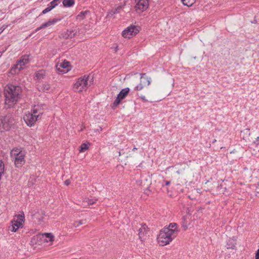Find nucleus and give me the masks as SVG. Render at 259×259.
I'll return each mask as SVG.
<instances>
[{
    "label": "nucleus",
    "mask_w": 259,
    "mask_h": 259,
    "mask_svg": "<svg viewBox=\"0 0 259 259\" xmlns=\"http://www.w3.org/2000/svg\"><path fill=\"white\" fill-rule=\"evenodd\" d=\"M22 88L20 85L8 84L5 89V104L10 108L16 104L22 96Z\"/></svg>",
    "instance_id": "nucleus-1"
},
{
    "label": "nucleus",
    "mask_w": 259,
    "mask_h": 259,
    "mask_svg": "<svg viewBox=\"0 0 259 259\" xmlns=\"http://www.w3.org/2000/svg\"><path fill=\"white\" fill-rule=\"evenodd\" d=\"M178 232L177 224L170 223L168 227L160 230L157 237L158 243L161 246L168 244L177 236Z\"/></svg>",
    "instance_id": "nucleus-2"
},
{
    "label": "nucleus",
    "mask_w": 259,
    "mask_h": 259,
    "mask_svg": "<svg viewBox=\"0 0 259 259\" xmlns=\"http://www.w3.org/2000/svg\"><path fill=\"white\" fill-rule=\"evenodd\" d=\"M42 114L40 106H34L31 110V112L26 114L24 116L23 119L26 124L28 126L31 127L41 118Z\"/></svg>",
    "instance_id": "nucleus-3"
},
{
    "label": "nucleus",
    "mask_w": 259,
    "mask_h": 259,
    "mask_svg": "<svg viewBox=\"0 0 259 259\" xmlns=\"http://www.w3.org/2000/svg\"><path fill=\"white\" fill-rule=\"evenodd\" d=\"M93 82V77H90L89 75H84L83 77H79L74 84V90L75 92H82L85 91L88 87L89 83L92 84Z\"/></svg>",
    "instance_id": "nucleus-4"
},
{
    "label": "nucleus",
    "mask_w": 259,
    "mask_h": 259,
    "mask_svg": "<svg viewBox=\"0 0 259 259\" xmlns=\"http://www.w3.org/2000/svg\"><path fill=\"white\" fill-rule=\"evenodd\" d=\"M25 151L22 148H16L11 151V156L14 159L16 167H21L25 163Z\"/></svg>",
    "instance_id": "nucleus-5"
},
{
    "label": "nucleus",
    "mask_w": 259,
    "mask_h": 259,
    "mask_svg": "<svg viewBox=\"0 0 259 259\" xmlns=\"http://www.w3.org/2000/svg\"><path fill=\"white\" fill-rule=\"evenodd\" d=\"M13 120L10 115L2 117L0 118V132L9 130L13 124Z\"/></svg>",
    "instance_id": "nucleus-6"
},
{
    "label": "nucleus",
    "mask_w": 259,
    "mask_h": 259,
    "mask_svg": "<svg viewBox=\"0 0 259 259\" xmlns=\"http://www.w3.org/2000/svg\"><path fill=\"white\" fill-rule=\"evenodd\" d=\"M29 59V56H23L12 67V71H14L15 73H16V70H18V72H19L21 69H23L26 64L28 63Z\"/></svg>",
    "instance_id": "nucleus-7"
},
{
    "label": "nucleus",
    "mask_w": 259,
    "mask_h": 259,
    "mask_svg": "<svg viewBox=\"0 0 259 259\" xmlns=\"http://www.w3.org/2000/svg\"><path fill=\"white\" fill-rule=\"evenodd\" d=\"M135 11L137 13H141L146 10L149 7V0H136Z\"/></svg>",
    "instance_id": "nucleus-8"
},
{
    "label": "nucleus",
    "mask_w": 259,
    "mask_h": 259,
    "mask_svg": "<svg viewBox=\"0 0 259 259\" xmlns=\"http://www.w3.org/2000/svg\"><path fill=\"white\" fill-rule=\"evenodd\" d=\"M139 30L136 26H131L126 28L122 32V35L124 37L130 38L132 36L136 35Z\"/></svg>",
    "instance_id": "nucleus-9"
},
{
    "label": "nucleus",
    "mask_w": 259,
    "mask_h": 259,
    "mask_svg": "<svg viewBox=\"0 0 259 259\" xmlns=\"http://www.w3.org/2000/svg\"><path fill=\"white\" fill-rule=\"evenodd\" d=\"M129 92L130 89L128 88H126L121 90L118 94L116 99L113 102V106L114 107H117L120 104L121 101L127 96Z\"/></svg>",
    "instance_id": "nucleus-10"
},
{
    "label": "nucleus",
    "mask_w": 259,
    "mask_h": 259,
    "mask_svg": "<svg viewBox=\"0 0 259 259\" xmlns=\"http://www.w3.org/2000/svg\"><path fill=\"white\" fill-rule=\"evenodd\" d=\"M148 232V227L145 224H141V227L138 230V235L141 241L145 239Z\"/></svg>",
    "instance_id": "nucleus-11"
},
{
    "label": "nucleus",
    "mask_w": 259,
    "mask_h": 259,
    "mask_svg": "<svg viewBox=\"0 0 259 259\" xmlns=\"http://www.w3.org/2000/svg\"><path fill=\"white\" fill-rule=\"evenodd\" d=\"M227 181H223L219 186L218 189L219 191L225 195H229L231 192L230 187H228Z\"/></svg>",
    "instance_id": "nucleus-12"
},
{
    "label": "nucleus",
    "mask_w": 259,
    "mask_h": 259,
    "mask_svg": "<svg viewBox=\"0 0 259 259\" xmlns=\"http://www.w3.org/2000/svg\"><path fill=\"white\" fill-rule=\"evenodd\" d=\"M57 68L59 72L61 73H65L70 70L69 62L64 61L60 64L59 67H58V65H57Z\"/></svg>",
    "instance_id": "nucleus-13"
},
{
    "label": "nucleus",
    "mask_w": 259,
    "mask_h": 259,
    "mask_svg": "<svg viewBox=\"0 0 259 259\" xmlns=\"http://www.w3.org/2000/svg\"><path fill=\"white\" fill-rule=\"evenodd\" d=\"M77 33L76 30H67L61 34L63 38L65 39L72 38L75 36Z\"/></svg>",
    "instance_id": "nucleus-14"
},
{
    "label": "nucleus",
    "mask_w": 259,
    "mask_h": 259,
    "mask_svg": "<svg viewBox=\"0 0 259 259\" xmlns=\"http://www.w3.org/2000/svg\"><path fill=\"white\" fill-rule=\"evenodd\" d=\"M45 212L43 210H38L37 212L33 214L34 219L37 220L38 222L41 223L44 221Z\"/></svg>",
    "instance_id": "nucleus-15"
},
{
    "label": "nucleus",
    "mask_w": 259,
    "mask_h": 259,
    "mask_svg": "<svg viewBox=\"0 0 259 259\" xmlns=\"http://www.w3.org/2000/svg\"><path fill=\"white\" fill-rule=\"evenodd\" d=\"M141 82L144 85H149L151 82V78L146 75V73L141 74Z\"/></svg>",
    "instance_id": "nucleus-16"
},
{
    "label": "nucleus",
    "mask_w": 259,
    "mask_h": 259,
    "mask_svg": "<svg viewBox=\"0 0 259 259\" xmlns=\"http://www.w3.org/2000/svg\"><path fill=\"white\" fill-rule=\"evenodd\" d=\"M74 0H63V5L65 7H71L74 5Z\"/></svg>",
    "instance_id": "nucleus-17"
},
{
    "label": "nucleus",
    "mask_w": 259,
    "mask_h": 259,
    "mask_svg": "<svg viewBox=\"0 0 259 259\" xmlns=\"http://www.w3.org/2000/svg\"><path fill=\"white\" fill-rule=\"evenodd\" d=\"M46 76V72L44 70H40L36 73L35 76L38 79H41Z\"/></svg>",
    "instance_id": "nucleus-18"
},
{
    "label": "nucleus",
    "mask_w": 259,
    "mask_h": 259,
    "mask_svg": "<svg viewBox=\"0 0 259 259\" xmlns=\"http://www.w3.org/2000/svg\"><path fill=\"white\" fill-rule=\"evenodd\" d=\"M61 20V18H54L52 20H49L46 23L47 24L48 26L49 27L56 24L58 22L60 21Z\"/></svg>",
    "instance_id": "nucleus-19"
},
{
    "label": "nucleus",
    "mask_w": 259,
    "mask_h": 259,
    "mask_svg": "<svg viewBox=\"0 0 259 259\" xmlns=\"http://www.w3.org/2000/svg\"><path fill=\"white\" fill-rule=\"evenodd\" d=\"M50 89V85L49 84H43L41 87H40V91H41L44 92L48 93Z\"/></svg>",
    "instance_id": "nucleus-20"
},
{
    "label": "nucleus",
    "mask_w": 259,
    "mask_h": 259,
    "mask_svg": "<svg viewBox=\"0 0 259 259\" xmlns=\"http://www.w3.org/2000/svg\"><path fill=\"white\" fill-rule=\"evenodd\" d=\"M181 1L184 5L190 7L194 3L195 0H181Z\"/></svg>",
    "instance_id": "nucleus-21"
},
{
    "label": "nucleus",
    "mask_w": 259,
    "mask_h": 259,
    "mask_svg": "<svg viewBox=\"0 0 259 259\" xmlns=\"http://www.w3.org/2000/svg\"><path fill=\"white\" fill-rule=\"evenodd\" d=\"M5 171V165L2 160H0V180L2 179V176L4 174Z\"/></svg>",
    "instance_id": "nucleus-22"
},
{
    "label": "nucleus",
    "mask_w": 259,
    "mask_h": 259,
    "mask_svg": "<svg viewBox=\"0 0 259 259\" xmlns=\"http://www.w3.org/2000/svg\"><path fill=\"white\" fill-rule=\"evenodd\" d=\"M24 214L23 212H22L21 214H19L18 215H17L16 221H19V222L23 224L24 222Z\"/></svg>",
    "instance_id": "nucleus-23"
},
{
    "label": "nucleus",
    "mask_w": 259,
    "mask_h": 259,
    "mask_svg": "<svg viewBox=\"0 0 259 259\" xmlns=\"http://www.w3.org/2000/svg\"><path fill=\"white\" fill-rule=\"evenodd\" d=\"M60 0H53L49 4L48 6L50 7L52 9H53L58 5V2Z\"/></svg>",
    "instance_id": "nucleus-24"
},
{
    "label": "nucleus",
    "mask_w": 259,
    "mask_h": 259,
    "mask_svg": "<svg viewBox=\"0 0 259 259\" xmlns=\"http://www.w3.org/2000/svg\"><path fill=\"white\" fill-rule=\"evenodd\" d=\"M89 146L87 144L83 143L81 145L80 147V152H84L87 149H88Z\"/></svg>",
    "instance_id": "nucleus-25"
},
{
    "label": "nucleus",
    "mask_w": 259,
    "mask_h": 259,
    "mask_svg": "<svg viewBox=\"0 0 259 259\" xmlns=\"http://www.w3.org/2000/svg\"><path fill=\"white\" fill-rule=\"evenodd\" d=\"M88 13V11H82L77 16L78 19L82 20L84 18L85 15Z\"/></svg>",
    "instance_id": "nucleus-26"
},
{
    "label": "nucleus",
    "mask_w": 259,
    "mask_h": 259,
    "mask_svg": "<svg viewBox=\"0 0 259 259\" xmlns=\"http://www.w3.org/2000/svg\"><path fill=\"white\" fill-rule=\"evenodd\" d=\"M12 223L13 225L17 227V228H19L20 227H21L23 226V224L16 220H14L12 222Z\"/></svg>",
    "instance_id": "nucleus-27"
},
{
    "label": "nucleus",
    "mask_w": 259,
    "mask_h": 259,
    "mask_svg": "<svg viewBox=\"0 0 259 259\" xmlns=\"http://www.w3.org/2000/svg\"><path fill=\"white\" fill-rule=\"evenodd\" d=\"M84 220H80L79 221H76L73 223V226L74 227H78L81 225L84 224Z\"/></svg>",
    "instance_id": "nucleus-28"
},
{
    "label": "nucleus",
    "mask_w": 259,
    "mask_h": 259,
    "mask_svg": "<svg viewBox=\"0 0 259 259\" xmlns=\"http://www.w3.org/2000/svg\"><path fill=\"white\" fill-rule=\"evenodd\" d=\"M45 235L46 238L49 240V241H52L53 240L54 236L52 233H45Z\"/></svg>",
    "instance_id": "nucleus-29"
},
{
    "label": "nucleus",
    "mask_w": 259,
    "mask_h": 259,
    "mask_svg": "<svg viewBox=\"0 0 259 259\" xmlns=\"http://www.w3.org/2000/svg\"><path fill=\"white\" fill-rule=\"evenodd\" d=\"M122 8V7L121 6H119L115 9H113L112 10L113 11V12H112V13H114L115 14L119 13Z\"/></svg>",
    "instance_id": "nucleus-30"
},
{
    "label": "nucleus",
    "mask_w": 259,
    "mask_h": 259,
    "mask_svg": "<svg viewBox=\"0 0 259 259\" xmlns=\"http://www.w3.org/2000/svg\"><path fill=\"white\" fill-rule=\"evenodd\" d=\"M144 85V84L141 82L140 83H139L135 88V89L137 91H141L143 89Z\"/></svg>",
    "instance_id": "nucleus-31"
},
{
    "label": "nucleus",
    "mask_w": 259,
    "mask_h": 259,
    "mask_svg": "<svg viewBox=\"0 0 259 259\" xmlns=\"http://www.w3.org/2000/svg\"><path fill=\"white\" fill-rule=\"evenodd\" d=\"M52 10V9L51 8V7L48 6V7L42 11L41 14H45L51 11Z\"/></svg>",
    "instance_id": "nucleus-32"
},
{
    "label": "nucleus",
    "mask_w": 259,
    "mask_h": 259,
    "mask_svg": "<svg viewBox=\"0 0 259 259\" xmlns=\"http://www.w3.org/2000/svg\"><path fill=\"white\" fill-rule=\"evenodd\" d=\"M18 229L17 227L12 224L10 230L13 232H16Z\"/></svg>",
    "instance_id": "nucleus-33"
},
{
    "label": "nucleus",
    "mask_w": 259,
    "mask_h": 259,
    "mask_svg": "<svg viewBox=\"0 0 259 259\" xmlns=\"http://www.w3.org/2000/svg\"><path fill=\"white\" fill-rule=\"evenodd\" d=\"M112 12H113V11L112 10V9L107 14V17H112L114 14H115L114 13H112Z\"/></svg>",
    "instance_id": "nucleus-34"
},
{
    "label": "nucleus",
    "mask_w": 259,
    "mask_h": 259,
    "mask_svg": "<svg viewBox=\"0 0 259 259\" xmlns=\"http://www.w3.org/2000/svg\"><path fill=\"white\" fill-rule=\"evenodd\" d=\"M7 27V25H3L1 27V28H0V34L2 33Z\"/></svg>",
    "instance_id": "nucleus-35"
},
{
    "label": "nucleus",
    "mask_w": 259,
    "mask_h": 259,
    "mask_svg": "<svg viewBox=\"0 0 259 259\" xmlns=\"http://www.w3.org/2000/svg\"><path fill=\"white\" fill-rule=\"evenodd\" d=\"M96 201H97V199H89L88 201V203L90 204H93L95 203Z\"/></svg>",
    "instance_id": "nucleus-36"
},
{
    "label": "nucleus",
    "mask_w": 259,
    "mask_h": 259,
    "mask_svg": "<svg viewBox=\"0 0 259 259\" xmlns=\"http://www.w3.org/2000/svg\"><path fill=\"white\" fill-rule=\"evenodd\" d=\"M164 184H162V186L163 187L165 186H168L170 184L171 182L170 181H164Z\"/></svg>",
    "instance_id": "nucleus-37"
},
{
    "label": "nucleus",
    "mask_w": 259,
    "mask_h": 259,
    "mask_svg": "<svg viewBox=\"0 0 259 259\" xmlns=\"http://www.w3.org/2000/svg\"><path fill=\"white\" fill-rule=\"evenodd\" d=\"M253 144H255L256 145H258L259 144V137H257L255 140L253 142Z\"/></svg>",
    "instance_id": "nucleus-38"
},
{
    "label": "nucleus",
    "mask_w": 259,
    "mask_h": 259,
    "mask_svg": "<svg viewBox=\"0 0 259 259\" xmlns=\"http://www.w3.org/2000/svg\"><path fill=\"white\" fill-rule=\"evenodd\" d=\"M48 27L46 22L42 23L40 26V28H45Z\"/></svg>",
    "instance_id": "nucleus-39"
},
{
    "label": "nucleus",
    "mask_w": 259,
    "mask_h": 259,
    "mask_svg": "<svg viewBox=\"0 0 259 259\" xmlns=\"http://www.w3.org/2000/svg\"><path fill=\"white\" fill-rule=\"evenodd\" d=\"M70 180L69 179H68L64 182V184L66 186H68L69 185H70Z\"/></svg>",
    "instance_id": "nucleus-40"
},
{
    "label": "nucleus",
    "mask_w": 259,
    "mask_h": 259,
    "mask_svg": "<svg viewBox=\"0 0 259 259\" xmlns=\"http://www.w3.org/2000/svg\"><path fill=\"white\" fill-rule=\"evenodd\" d=\"M255 259H259V248L255 253Z\"/></svg>",
    "instance_id": "nucleus-41"
},
{
    "label": "nucleus",
    "mask_w": 259,
    "mask_h": 259,
    "mask_svg": "<svg viewBox=\"0 0 259 259\" xmlns=\"http://www.w3.org/2000/svg\"><path fill=\"white\" fill-rule=\"evenodd\" d=\"M141 99H142L143 101H146V98L145 96H141Z\"/></svg>",
    "instance_id": "nucleus-42"
},
{
    "label": "nucleus",
    "mask_w": 259,
    "mask_h": 259,
    "mask_svg": "<svg viewBox=\"0 0 259 259\" xmlns=\"http://www.w3.org/2000/svg\"><path fill=\"white\" fill-rule=\"evenodd\" d=\"M42 28H40V26L39 27H37L36 29H35V32H37L39 30H40V29H41Z\"/></svg>",
    "instance_id": "nucleus-43"
},
{
    "label": "nucleus",
    "mask_w": 259,
    "mask_h": 259,
    "mask_svg": "<svg viewBox=\"0 0 259 259\" xmlns=\"http://www.w3.org/2000/svg\"><path fill=\"white\" fill-rule=\"evenodd\" d=\"M117 50H118V46H116L114 48V51H115V52H117Z\"/></svg>",
    "instance_id": "nucleus-44"
},
{
    "label": "nucleus",
    "mask_w": 259,
    "mask_h": 259,
    "mask_svg": "<svg viewBox=\"0 0 259 259\" xmlns=\"http://www.w3.org/2000/svg\"><path fill=\"white\" fill-rule=\"evenodd\" d=\"M7 48L6 47L5 49L4 50L2 51L1 52H3V54L7 50Z\"/></svg>",
    "instance_id": "nucleus-45"
},
{
    "label": "nucleus",
    "mask_w": 259,
    "mask_h": 259,
    "mask_svg": "<svg viewBox=\"0 0 259 259\" xmlns=\"http://www.w3.org/2000/svg\"><path fill=\"white\" fill-rule=\"evenodd\" d=\"M137 150V148H134L132 149V151H136Z\"/></svg>",
    "instance_id": "nucleus-46"
},
{
    "label": "nucleus",
    "mask_w": 259,
    "mask_h": 259,
    "mask_svg": "<svg viewBox=\"0 0 259 259\" xmlns=\"http://www.w3.org/2000/svg\"><path fill=\"white\" fill-rule=\"evenodd\" d=\"M2 55H3V52L0 51V57L2 56Z\"/></svg>",
    "instance_id": "nucleus-47"
},
{
    "label": "nucleus",
    "mask_w": 259,
    "mask_h": 259,
    "mask_svg": "<svg viewBox=\"0 0 259 259\" xmlns=\"http://www.w3.org/2000/svg\"><path fill=\"white\" fill-rule=\"evenodd\" d=\"M245 131H246L247 133L249 132V130L248 129H246Z\"/></svg>",
    "instance_id": "nucleus-48"
},
{
    "label": "nucleus",
    "mask_w": 259,
    "mask_h": 259,
    "mask_svg": "<svg viewBox=\"0 0 259 259\" xmlns=\"http://www.w3.org/2000/svg\"><path fill=\"white\" fill-rule=\"evenodd\" d=\"M118 153H119V155L120 156L121 155V152L119 151Z\"/></svg>",
    "instance_id": "nucleus-49"
},
{
    "label": "nucleus",
    "mask_w": 259,
    "mask_h": 259,
    "mask_svg": "<svg viewBox=\"0 0 259 259\" xmlns=\"http://www.w3.org/2000/svg\"><path fill=\"white\" fill-rule=\"evenodd\" d=\"M230 248V247H227V248ZM231 248H234L233 247H231Z\"/></svg>",
    "instance_id": "nucleus-50"
},
{
    "label": "nucleus",
    "mask_w": 259,
    "mask_h": 259,
    "mask_svg": "<svg viewBox=\"0 0 259 259\" xmlns=\"http://www.w3.org/2000/svg\"><path fill=\"white\" fill-rule=\"evenodd\" d=\"M215 141H216V140H213V143H214Z\"/></svg>",
    "instance_id": "nucleus-51"
},
{
    "label": "nucleus",
    "mask_w": 259,
    "mask_h": 259,
    "mask_svg": "<svg viewBox=\"0 0 259 259\" xmlns=\"http://www.w3.org/2000/svg\"><path fill=\"white\" fill-rule=\"evenodd\" d=\"M215 141H216V140H213V143H214Z\"/></svg>",
    "instance_id": "nucleus-52"
},
{
    "label": "nucleus",
    "mask_w": 259,
    "mask_h": 259,
    "mask_svg": "<svg viewBox=\"0 0 259 259\" xmlns=\"http://www.w3.org/2000/svg\"><path fill=\"white\" fill-rule=\"evenodd\" d=\"M215 141H216V140H213V143H214Z\"/></svg>",
    "instance_id": "nucleus-53"
}]
</instances>
